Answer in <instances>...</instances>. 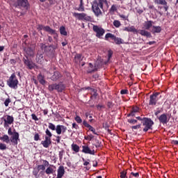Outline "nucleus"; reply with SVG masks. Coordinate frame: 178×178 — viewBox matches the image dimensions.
<instances>
[{
  "mask_svg": "<svg viewBox=\"0 0 178 178\" xmlns=\"http://www.w3.org/2000/svg\"><path fill=\"white\" fill-rule=\"evenodd\" d=\"M11 5L14 6L15 8H19L22 10H29L30 9V3L29 0H11Z\"/></svg>",
  "mask_w": 178,
  "mask_h": 178,
  "instance_id": "obj_1",
  "label": "nucleus"
},
{
  "mask_svg": "<svg viewBox=\"0 0 178 178\" xmlns=\"http://www.w3.org/2000/svg\"><path fill=\"white\" fill-rule=\"evenodd\" d=\"M92 9L93 13H95V15L97 17H99V16L102 15V11L101 10V9H104V7H102V4L100 0H98V1H93V3L92 5Z\"/></svg>",
  "mask_w": 178,
  "mask_h": 178,
  "instance_id": "obj_2",
  "label": "nucleus"
},
{
  "mask_svg": "<svg viewBox=\"0 0 178 178\" xmlns=\"http://www.w3.org/2000/svg\"><path fill=\"white\" fill-rule=\"evenodd\" d=\"M18 84L19 80L17 79V77H16V74L13 73L7 81V86H8L10 88L17 90Z\"/></svg>",
  "mask_w": 178,
  "mask_h": 178,
  "instance_id": "obj_3",
  "label": "nucleus"
},
{
  "mask_svg": "<svg viewBox=\"0 0 178 178\" xmlns=\"http://www.w3.org/2000/svg\"><path fill=\"white\" fill-rule=\"evenodd\" d=\"M46 136L44 137V140L41 142L42 145H43L44 148H49V145L52 144V140L51 138L52 137V133L49 129H47L45 131Z\"/></svg>",
  "mask_w": 178,
  "mask_h": 178,
  "instance_id": "obj_4",
  "label": "nucleus"
},
{
  "mask_svg": "<svg viewBox=\"0 0 178 178\" xmlns=\"http://www.w3.org/2000/svg\"><path fill=\"white\" fill-rule=\"evenodd\" d=\"M142 126H143V131L147 133L148 130H152V126H154V121L151 118H143V121L142 122Z\"/></svg>",
  "mask_w": 178,
  "mask_h": 178,
  "instance_id": "obj_5",
  "label": "nucleus"
},
{
  "mask_svg": "<svg viewBox=\"0 0 178 178\" xmlns=\"http://www.w3.org/2000/svg\"><path fill=\"white\" fill-rule=\"evenodd\" d=\"M160 98H162V96L161 95V92H156L150 95L149 100V106H155L158 101H159Z\"/></svg>",
  "mask_w": 178,
  "mask_h": 178,
  "instance_id": "obj_6",
  "label": "nucleus"
},
{
  "mask_svg": "<svg viewBox=\"0 0 178 178\" xmlns=\"http://www.w3.org/2000/svg\"><path fill=\"white\" fill-rule=\"evenodd\" d=\"M48 90L49 91H50V92H52L54 90H56V91H58V92H62V91L65 90V85H63V83H52L49 85Z\"/></svg>",
  "mask_w": 178,
  "mask_h": 178,
  "instance_id": "obj_7",
  "label": "nucleus"
},
{
  "mask_svg": "<svg viewBox=\"0 0 178 178\" xmlns=\"http://www.w3.org/2000/svg\"><path fill=\"white\" fill-rule=\"evenodd\" d=\"M72 15L78 20H83V22H91V17L87 15V14L84 13H73Z\"/></svg>",
  "mask_w": 178,
  "mask_h": 178,
  "instance_id": "obj_8",
  "label": "nucleus"
},
{
  "mask_svg": "<svg viewBox=\"0 0 178 178\" xmlns=\"http://www.w3.org/2000/svg\"><path fill=\"white\" fill-rule=\"evenodd\" d=\"M92 30L95 33H96V37L97 38H101V37L105 34V29L97 25H94L92 26Z\"/></svg>",
  "mask_w": 178,
  "mask_h": 178,
  "instance_id": "obj_9",
  "label": "nucleus"
},
{
  "mask_svg": "<svg viewBox=\"0 0 178 178\" xmlns=\"http://www.w3.org/2000/svg\"><path fill=\"white\" fill-rule=\"evenodd\" d=\"M42 162H43V164L38 165L36 167L37 168H38L40 171V175H41V176H44V170H45L47 167L49 166V162L48 161L42 160Z\"/></svg>",
  "mask_w": 178,
  "mask_h": 178,
  "instance_id": "obj_10",
  "label": "nucleus"
},
{
  "mask_svg": "<svg viewBox=\"0 0 178 178\" xmlns=\"http://www.w3.org/2000/svg\"><path fill=\"white\" fill-rule=\"evenodd\" d=\"M102 61L97 60L95 63V66L93 69H90L88 68V70H87V73L88 74H90V73H94V72H97L98 70V69H100V67H102Z\"/></svg>",
  "mask_w": 178,
  "mask_h": 178,
  "instance_id": "obj_11",
  "label": "nucleus"
},
{
  "mask_svg": "<svg viewBox=\"0 0 178 178\" xmlns=\"http://www.w3.org/2000/svg\"><path fill=\"white\" fill-rule=\"evenodd\" d=\"M82 152L83 154H88L89 155H95V150L91 149L88 145L82 146Z\"/></svg>",
  "mask_w": 178,
  "mask_h": 178,
  "instance_id": "obj_12",
  "label": "nucleus"
},
{
  "mask_svg": "<svg viewBox=\"0 0 178 178\" xmlns=\"http://www.w3.org/2000/svg\"><path fill=\"white\" fill-rule=\"evenodd\" d=\"M24 63L27 66V67L29 69V70H33L37 66L35 63L33 62V60H30L29 59L24 58Z\"/></svg>",
  "mask_w": 178,
  "mask_h": 178,
  "instance_id": "obj_13",
  "label": "nucleus"
},
{
  "mask_svg": "<svg viewBox=\"0 0 178 178\" xmlns=\"http://www.w3.org/2000/svg\"><path fill=\"white\" fill-rule=\"evenodd\" d=\"M158 119L160 123H161L162 124H168L169 122V119H168V115H166L165 113L161 114L158 118Z\"/></svg>",
  "mask_w": 178,
  "mask_h": 178,
  "instance_id": "obj_14",
  "label": "nucleus"
},
{
  "mask_svg": "<svg viewBox=\"0 0 178 178\" xmlns=\"http://www.w3.org/2000/svg\"><path fill=\"white\" fill-rule=\"evenodd\" d=\"M83 124L85 127H87L90 131H92L93 134H95L96 136H99L97 131H95V128H94L92 126L90 125V124L87 123V121L83 120Z\"/></svg>",
  "mask_w": 178,
  "mask_h": 178,
  "instance_id": "obj_15",
  "label": "nucleus"
},
{
  "mask_svg": "<svg viewBox=\"0 0 178 178\" xmlns=\"http://www.w3.org/2000/svg\"><path fill=\"white\" fill-rule=\"evenodd\" d=\"M64 175H65V167L63 165H60L58 168L56 178H62L63 176Z\"/></svg>",
  "mask_w": 178,
  "mask_h": 178,
  "instance_id": "obj_16",
  "label": "nucleus"
},
{
  "mask_svg": "<svg viewBox=\"0 0 178 178\" xmlns=\"http://www.w3.org/2000/svg\"><path fill=\"white\" fill-rule=\"evenodd\" d=\"M138 112H140V108L138 106L133 107L131 112L127 114V118H130V116L134 117L136 116V113H138Z\"/></svg>",
  "mask_w": 178,
  "mask_h": 178,
  "instance_id": "obj_17",
  "label": "nucleus"
},
{
  "mask_svg": "<svg viewBox=\"0 0 178 178\" xmlns=\"http://www.w3.org/2000/svg\"><path fill=\"white\" fill-rule=\"evenodd\" d=\"M18 140H19V133L15 132L14 135L10 138V141L13 143V145H17Z\"/></svg>",
  "mask_w": 178,
  "mask_h": 178,
  "instance_id": "obj_18",
  "label": "nucleus"
},
{
  "mask_svg": "<svg viewBox=\"0 0 178 178\" xmlns=\"http://www.w3.org/2000/svg\"><path fill=\"white\" fill-rule=\"evenodd\" d=\"M46 31L47 33H49V34H51L52 35H54V40H58V33H56V31L51 29V27H47Z\"/></svg>",
  "mask_w": 178,
  "mask_h": 178,
  "instance_id": "obj_19",
  "label": "nucleus"
},
{
  "mask_svg": "<svg viewBox=\"0 0 178 178\" xmlns=\"http://www.w3.org/2000/svg\"><path fill=\"white\" fill-rule=\"evenodd\" d=\"M52 168H55V166L54 165L47 166V169L44 170V173L48 175H54V173H55V170Z\"/></svg>",
  "mask_w": 178,
  "mask_h": 178,
  "instance_id": "obj_20",
  "label": "nucleus"
},
{
  "mask_svg": "<svg viewBox=\"0 0 178 178\" xmlns=\"http://www.w3.org/2000/svg\"><path fill=\"white\" fill-rule=\"evenodd\" d=\"M139 34H140V35H143V37H147V38H152V35L149 32L144 29L140 30Z\"/></svg>",
  "mask_w": 178,
  "mask_h": 178,
  "instance_id": "obj_21",
  "label": "nucleus"
},
{
  "mask_svg": "<svg viewBox=\"0 0 178 178\" xmlns=\"http://www.w3.org/2000/svg\"><path fill=\"white\" fill-rule=\"evenodd\" d=\"M162 31V27L159 26H153L152 29V34L159 33Z\"/></svg>",
  "mask_w": 178,
  "mask_h": 178,
  "instance_id": "obj_22",
  "label": "nucleus"
},
{
  "mask_svg": "<svg viewBox=\"0 0 178 178\" xmlns=\"http://www.w3.org/2000/svg\"><path fill=\"white\" fill-rule=\"evenodd\" d=\"M60 77H62L60 72H54L53 76H51V79L54 81H56V80H59V79H60Z\"/></svg>",
  "mask_w": 178,
  "mask_h": 178,
  "instance_id": "obj_23",
  "label": "nucleus"
},
{
  "mask_svg": "<svg viewBox=\"0 0 178 178\" xmlns=\"http://www.w3.org/2000/svg\"><path fill=\"white\" fill-rule=\"evenodd\" d=\"M82 56L83 55H81V54H76L74 58V61L75 62V63H79V62H81V60H83Z\"/></svg>",
  "mask_w": 178,
  "mask_h": 178,
  "instance_id": "obj_24",
  "label": "nucleus"
},
{
  "mask_svg": "<svg viewBox=\"0 0 178 178\" xmlns=\"http://www.w3.org/2000/svg\"><path fill=\"white\" fill-rule=\"evenodd\" d=\"M4 122L13 124V122H15V118L13 115H6V119L4 120Z\"/></svg>",
  "mask_w": 178,
  "mask_h": 178,
  "instance_id": "obj_25",
  "label": "nucleus"
},
{
  "mask_svg": "<svg viewBox=\"0 0 178 178\" xmlns=\"http://www.w3.org/2000/svg\"><path fill=\"white\" fill-rule=\"evenodd\" d=\"M0 140L6 144H9V143H10V139H9V136L8 135H3V136H1Z\"/></svg>",
  "mask_w": 178,
  "mask_h": 178,
  "instance_id": "obj_26",
  "label": "nucleus"
},
{
  "mask_svg": "<svg viewBox=\"0 0 178 178\" xmlns=\"http://www.w3.org/2000/svg\"><path fill=\"white\" fill-rule=\"evenodd\" d=\"M153 23H154V22H152L151 20L145 22V24H144V27H145V30H149V29L153 27V26H152Z\"/></svg>",
  "mask_w": 178,
  "mask_h": 178,
  "instance_id": "obj_27",
  "label": "nucleus"
},
{
  "mask_svg": "<svg viewBox=\"0 0 178 178\" xmlns=\"http://www.w3.org/2000/svg\"><path fill=\"white\" fill-rule=\"evenodd\" d=\"M124 31H128L129 33H137V29H136V27H134V26L125 27Z\"/></svg>",
  "mask_w": 178,
  "mask_h": 178,
  "instance_id": "obj_28",
  "label": "nucleus"
},
{
  "mask_svg": "<svg viewBox=\"0 0 178 178\" xmlns=\"http://www.w3.org/2000/svg\"><path fill=\"white\" fill-rule=\"evenodd\" d=\"M38 80L39 81V83L40 84H42V86H44L45 85V79H44V76H42V74H39L38 76Z\"/></svg>",
  "mask_w": 178,
  "mask_h": 178,
  "instance_id": "obj_29",
  "label": "nucleus"
},
{
  "mask_svg": "<svg viewBox=\"0 0 178 178\" xmlns=\"http://www.w3.org/2000/svg\"><path fill=\"white\" fill-rule=\"evenodd\" d=\"M115 37H116V35H115L111 33H108L105 35V40H106V41H109V38H111V40H112L113 41L114 39L115 38Z\"/></svg>",
  "mask_w": 178,
  "mask_h": 178,
  "instance_id": "obj_30",
  "label": "nucleus"
},
{
  "mask_svg": "<svg viewBox=\"0 0 178 178\" xmlns=\"http://www.w3.org/2000/svg\"><path fill=\"white\" fill-rule=\"evenodd\" d=\"M113 41H114L115 44H116L117 45H120V44H124V40H123V39L116 37V36Z\"/></svg>",
  "mask_w": 178,
  "mask_h": 178,
  "instance_id": "obj_31",
  "label": "nucleus"
},
{
  "mask_svg": "<svg viewBox=\"0 0 178 178\" xmlns=\"http://www.w3.org/2000/svg\"><path fill=\"white\" fill-rule=\"evenodd\" d=\"M129 178H140V172H136L134 171H131L129 172Z\"/></svg>",
  "mask_w": 178,
  "mask_h": 178,
  "instance_id": "obj_32",
  "label": "nucleus"
},
{
  "mask_svg": "<svg viewBox=\"0 0 178 178\" xmlns=\"http://www.w3.org/2000/svg\"><path fill=\"white\" fill-rule=\"evenodd\" d=\"M60 34H61V35H67V32L65 26H62L60 27Z\"/></svg>",
  "mask_w": 178,
  "mask_h": 178,
  "instance_id": "obj_33",
  "label": "nucleus"
},
{
  "mask_svg": "<svg viewBox=\"0 0 178 178\" xmlns=\"http://www.w3.org/2000/svg\"><path fill=\"white\" fill-rule=\"evenodd\" d=\"M154 3H157V5H164L166 6L168 5V2L165 0H154Z\"/></svg>",
  "mask_w": 178,
  "mask_h": 178,
  "instance_id": "obj_34",
  "label": "nucleus"
},
{
  "mask_svg": "<svg viewBox=\"0 0 178 178\" xmlns=\"http://www.w3.org/2000/svg\"><path fill=\"white\" fill-rule=\"evenodd\" d=\"M72 151H74V152H79L80 151V147H79V145L73 143L72 145Z\"/></svg>",
  "mask_w": 178,
  "mask_h": 178,
  "instance_id": "obj_35",
  "label": "nucleus"
},
{
  "mask_svg": "<svg viewBox=\"0 0 178 178\" xmlns=\"http://www.w3.org/2000/svg\"><path fill=\"white\" fill-rule=\"evenodd\" d=\"M76 10H78L79 12H84V3H83V1H80L79 7L76 8Z\"/></svg>",
  "mask_w": 178,
  "mask_h": 178,
  "instance_id": "obj_36",
  "label": "nucleus"
},
{
  "mask_svg": "<svg viewBox=\"0 0 178 178\" xmlns=\"http://www.w3.org/2000/svg\"><path fill=\"white\" fill-rule=\"evenodd\" d=\"M26 54L28 56H34V51H33V49L31 47H29L26 49Z\"/></svg>",
  "mask_w": 178,
  "mask_h": 178,
  "instance_id": "obj_37",
  "label": "nucleus"
},
{
  "mask_svg": "<svg viewBox=\"0 0 178 178\" xmlns=\"http://www.w3.org/2000/svg\"><path fill=\"white\" fill-rule=\"evenodd\" d=\"M32 173L35 178H38V173H40V170L36 167L35 168H33Z\"/></svg>",
  "mask_w": 178,
  "mask_h": 178,
  "instance_id": "obj_38",
  "label": "nucleus"
},
{
  "mask_svg": "<svg viewBox=\"0 0 178 178\" xmlns=\"http://www.w3.org/2000/svg\"><path fill=\"white\" fill-rule=\"evenodd\" d=\"M55 130L57 134H62V125H57Z\"/></svg>",
  "mask_w": 178,
  "mask_h": 178,
  "instance_id": "obj_39",
  "label": "nucleus"
},
{
  "mask_svg": "<svg viewBox=\"0 0 178 178\" xmlns=\"http://www.w3.org/2000/svg\"><path fill=\"white\" fill-rule=\"evenodd\" d=\"M129 170H124L120 172V178H126L127 177V173Z\"/></svg>",
  "mask_w": 178,
  "mask_h": 178,
  "instance_id": "obj_40",
  "label": "nucleus"
},
{
  "mask_svg": "<svg viewBox=\"0 0 178 178\" xmlns=\"http://www.w3.org/2000/svg\"><path fill=\"white\" fill-rule=\"evenodd\" d=\"M92 90V93H91V97L90 98H94L95 99L98 97V93H97V90L95 89H91Z\"/></svg>",
  "mask_w": 178,
  "mask_h": 178,
  "instance_id": "obj_41",
  "label": "nucleus"
},
{
  "mask_svg": "<svg viewBox=\"0 0 178 178\" xmlns=\"http://www.w3.org/2000/svg\"><path fill=\"white\" fill-rule=\"evenodd\" d=\"M113 24L114 27H116L117 29H119V27H120V26H122V24L120 23V21H119V20H114Z\"/></svg>",
  "mask_w": 178,
  "mask_h": 178,
  "instance_id": "obj_42",
  "label": "nucleus"
},
{
  "mask_svg": "<svg viewBox=\"0 0 178 178\" xmlns=\"http://www.w3.org/2000/svg\"><path fill=\"white\" fill-rule=\"evenodd\" d=\"M12 102V99H10V97H8L4 101V105L5 106L8 107L9 106V104Z\"/></svg>",
  "mask_w": 178,
  "mask_h": 178,
  "instance_id": "obj_43",
  "label": "nucleus"
},
{
  "mask_svg": "<svg viewBox=\"0 0 178 178\" xmlns=\"http://www.w3.org/2000/svg\"><path fill=\"white\" fill-rule=\"evenodd\" d=\"M109 10L113 13L116 12L118 10V6H116V4L112 5Z\"/></svg>",
  "mask_w": 178,
  "mask_h": 178,
  "instance_id": "obj_44",
  "label": "nucleus"
},
{
  "mask_svg": "<svg viewBox=\"0 0 178 178\" xmlns=\"http://www.w3.org/2000/svg\"><path fill=\"white\" fill-rule=\"evenodd\" d=\"M48 127L50 130H52L53 131H55L56 129V127H55V124H52V122L49 123Z\"/></svg>",
  "mask_w": 178,
  "mask_h": 178,
  "instance_id": "obj_45",
  "label": "nucleus"
},
{
  "mask_svg": "<svg viewBox=\"0 0 178 178\" xmlns=\"http://www.w3.org/2000/svg\"><path fill=\"white\" fill-rule=\"evenodd\" d=\"M74 120L76 121V123H82L83 122V120L81 119V118H80V116L79 115H76L75 118H74Z\"/></svg>",
  "mask_w": 178,
  "mask_h": 178,
  "instance_id": "obj_46",
  "label": "nucleus"
},
{
  "mask_svg": "<svg viewBox=\"0 0 178 178\" xmlns=\"http://www.w3.org/2000/svg\"><path fill=\"white\" fill-rule=\"evenodd\" d=\"M100 2L102 3L103 8H104V4L106 5V8H109V4L108 3V1H106V0H100Z\"/></svg>",
  "mask_w": 178,
  "mask_h": 178,
  "instance_id": "obj_47",
  "label": "nucleus"
},
{
  "mask_svg": "<svg viewBox=\"0 0 178 178\" xmlns=\"http://www.w3.org/2000/svg\"><path fill=\"white\" fill-rule=\"evenodd\" d=\"M85 140H88V141H91L94 138V136L92 134L88 135L84 137Z\"/></svg>",
  "mask_w": 178,
  "mask_h": 178,
  "instance_id": "obj_48",
  "label": "nucleus"
},
{
  "mask_svg": "<svg viewBox=\"0 0 178 178\" xmlns=\"http://www.w3.org/2000/svg\"><path fill=\"white\" fill-rule=\"evenodd\" d=\"M47 27H49V26H44L43 25H38V30H44V31H47Z\"/></svg>",
  "mask_w": 178,
  "mask_h": 178,
  "instance_id": "obj_49",
  "label": "nucleus"
},
{
  "mask_svg": "<svg viewBox=\"0 0 178 178\" xmlns=\"http://www.w3.org/2000/svg\"><path fill=\"white\" fill-rule=\"evenodd\" d=\"M131 129H132V130H138V129H141V124L132 126Z\"/></svg>",
  "mask_w": 178,
  "mask_h": 178,
  "instance_id": "obj_50",
  "label": "nucleus"
},
{
  "mask_svg": "<svg viewBox=\"0 0 178 178\" xmlns=\"http://www.w3.org/2000/svg\"><path fill=\"white\" fill-rule=\"evenodd\" d=\"M0 149L1 151H5V149H6V145L4 143H0Z\"/></svg>",
  "mask_w": 178,
  "mask_h": 178,
  "instance_id": "obj_51",
  "label": "nucleus"
},
{
  "mask_svg": "<svg viewBox=\"0 0 178 178\" xmlns=\"http://www.w3.org/2000/svg\"><path fill=\"white\" fill-rule=\"evenodd\" d=\"M107 107L108 108V109H112L113 108V102H107Z\"/></svg>",
  "mask_w": 178,
  "mask_h": 178,
  "instance_id": "obj_52",
  "label": "nucleus"
},
{
  "mask_svg": "<svg viewBox=\"0 0 178 178\" xmlns=\"http://www.w3.org/2000/svg\"><path fill=\"white\" fill-rule=\"evenodd\" d=\"M83 163V166H88V165H90V159H88V161H86V159L83 158L82 159Z\"/></svg>",
  "mask_w": 178,
  "mask_h": 178,
  "instance_id": "obj_53",
  "label": "nucleus"
},
{
  "mask_svg": "<svg viewBox=\"0 0 178 178\" xmlns=\"http://www.w3.org/2000/svg\"><path fill=\"white\" fill-rule=\"evenodd\" d=\"M63 154H65V151L63 150V151L59 152L58 155H59L60 161H62V159H63Z\"/></svg>",
  "mask_w": 178,
  "mask_h": 178,
  "instance_id": "obj_54",
  "label": "nucleus"
},
{
  "mask_svg": "<svg viewBox=\"0 0 178 178\" xmlns=\"http://www.w3.org/2000/svg\"><path fill=\"white\" fill-rule=\"evenodd\" d=\"M120 94H121V95H124L126 94H129V90L127 89L121 90Z\"/></svg>",
  "mask_w": 178,
  "mask_h": 178,
  "instance_id": "obj_55",
  "label": "nucleus"
},
{
  "mask_svg": "<svg viewBox=\"0 0 178 178\" xmlns=\"http://www.w3.org/2000/svg\"><path fill=\"white\" fill-rule=\"evenodd\" d=\"M128 123H130L131 124H136V123H137V120H135V119L128 120Z\"/></svg>",
  "mask_w": 178,
  "mask_h": 178,
  "instance_id": "obj_56",
  "label": "nucleus"
},
{
  "mask_svg": "<svg viewBox=\"0 0 178 178\" xmlns=\"http://www.w3.org/2000/svg\"><path fill=\"white\" fill-rule=\"evenodd\" d=\"M33 138L35 141H38L40 140V134H35Z\"/></svg>",
  "mask_w": 178,
  "mask_h": 178,
  "instance_id": "obj_57",
  "label": "nucleus"
},
{
  "mask_svg": "<svg viewBox=\"0 0 178 178\" xmlns=\"http://www.w3.org/2000/svg\"><path fill=\"white\" fill-rule=\"evenodd\" d=\"M66 130H67V127H65V125H61V131L63 134L66 133Z\"/></svg>",
  "mask_w": 178,
  "mask_h": 178,
  "instance_id": "obj_58",
  "label": "nucleus"
},
{
  "mask_svg": "<svg viewBox=\"0 0 178 178\" xmlns=\"http://www.w3.org/2000/svg\"><path fill=\"white\" fill-rule=\"evenodd\" d=\"M60 138H62L60 136H56L55 141H56L57 144H60Z\"/></svg>",
  "mask_w": 178,
  "mask_h": 178,
  "instance_id": "obj_59",
  "label": "nucleus"
},
{
  "mask_svg": "<svg viewBox=\"0 0 178 178\" xmlns=\"http://www.w3.org/2000/svg\"><path fill=\"white\" fill-rule=\"evenodd\" d=\"M97 108L98 109V111H101V109L103 108H105V106L104 105H100V104H98L96 106Z\"/></svg>",
  "mask_w": 178,
  "mask_h": 178,
  "instance_id": "obj_60",
  "label": "nucleus"
},
{
  "mask_svg": "<svg viewBox=\"0 0 178 178\" xmlns=\"http://www.w3.org/2000/svg\"><path fill=\"white\" fill-rule=\"evenodd\" d=\"M113 52L112 51H108V60H111V58H112V55H113Z\"/></svg>",
  "mask_w": 178,
  "mask_h": 178,
  "instance_id": "obj_61",
  "label": "nucleus"
},
{
  "mask_svg": "<svg viewBox=\"0 0 178 178\" xmlns=\"http://www.w3.org/2000/svg\"><path fill=\"white\" fill-rule=\"evenodd\" d=\"M31 118L33 119V120H38V118H37V115H35V114H31Z\"/></svg>",
  "mask_w": 178,
  "mask_h": 178,
  "instance_id": "obj_62",
  "label": "nucleus"
},
{
  "mask_svg": "<svg viewBox=\"0 0 178 178\" xmlns=\"http://www.w3.org/2000/svg\"><path fill=\"white\" fill-rule=\"evenodd\" d=\"M72 129H76V130H77V129H79V125H77V124H76V122H74L72 124Z\"/></svg>",
  "mask_w": 178,
  "mask_h": 178,
  "instance_id": "obj_63",
  "label": "nucleus"
},
{
  "mask_svg": "<svg viewBox=\"0 0 178 178\" xmlns=\"http://www.w3.org/2000/svg\"><path fill=\"white\" fill-rule=\"evenodd\" d=\"M9 124H8L6 122H3V126L5 129H8V127H9Z\"/></svg>",
  "mask_w": 178,
  "mask_h": 178,
  "instance_id": "obj_64",
  "label": "nucleus"
}]
</instances>
